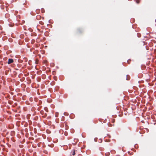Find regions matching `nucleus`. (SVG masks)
Masks as SVG:
<instances>
[{
	"label": "nucleus",
	"instance_id": "nucleus-1",
	"mask_svg": "<svg viewBox=\"0 0 156 156\" xmlns=\"http://www.w3.org/2000/svg\"><path fill=\"white\" fill-rule=\"evenodd\" d=\"M13 62V60L12 59H9L8 60V64H10L11 63H12Z\"/></svg>",
	"mask_w": 156,
	"mask_h": 156
},
{
	"label": "nucleus",
	"instance_id": "nucleus-2",
	"mask_svg": "<svg viewBox=\"0 0 156 156\" xmlns=\"http://www.w3.org/2000/svg\"><path fill=\"white\" fill-rule=\"evenodd\" d=\"M75 154V151H74L72 153V155L74 156Z\"/></svg>",
	"mask_w": 156,
	"mask_h": 156
},
{
	"label": "nucleus",
	"instance_id": "nucleus-3",
	"mask_svg": "<svg viewBox=\"0 0 156 156\" xmlns=\"http://www.w3.org/2000/svg\"><path fill=\"white\" fill-rule=\"evenodd\" d=\"M129 76L128 75H127V77H126V80H129V79L128 78V76Z\"/></svg>",
	"mask_w": 156,
	"mask_h": 156
},
{
	"label": "nucleus",
	"instance_id": "nucleus-4",
	"mask_svg": "<svg viewBox=\"0 0 156 156\" xmlns=\"http://www.w3.org/2000/svg\"><path fill=\"white\" fill-rule=\"evenodd\" d=\"M136 2L138 4V3H139V2L138 0H137L136 1Z\"/></svg>",
	"mask_w": 156,
	"mask_h": 156
},
{
	"label": "nucleus",
	"instance_id": "nucleus-5",
	"mask_svg": "<svg viewBox=\"0 0 156 156\" xmlns=\"http://www.w3.org/2000/svg\"><path fill=\"white\" fill-rule=\"evenodd\" d=\"M41 11L42 12H43V11L44 9H41Z\"/></svg>",
	"mask_w": 156,
	"mask_h": 156
},
{
	"label": "nucleus",
	"instance_id": "nucleus-6",
	"mask_svg": "<svg viewBox=\"0 0 156 156\" xmlns=\"http://www.w3.org/2000/svg\"><path fill=\"white\" fill-rule=\"evenodd\" d=\"M55 116H56V117L57 116V115H56V114H55Z\"/></svg>",
	"mask_w": 156,
	"mask_h": 156
}]
</instances>
